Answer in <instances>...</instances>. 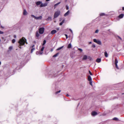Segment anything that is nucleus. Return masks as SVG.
Wrapping results in <instances>:
<instances>
[{"label": "nucleus", "instance_id": "a878e982", "mask_svg": "<svg viewBox=\"0 0 124 124\" xmlns=\"http://www.w3.org/2000/svg\"><path fill=\"white\" fill-rule=\"evenodd\" d=\"M35 50V48H32L31 51V53H32L33 51Z\"/></svg>", "mask_w": 124, "mask_h": 124}, {"label": "nucleus", "instance_id": "cd10ccee", "mask_svg": "<svg viewBox=\"0 0 124 124\" xmlns=\"http://www.w3.org/2000/svg\"><path fill=\"white\" fill-rule=\"evenodd\" d=\"M118 120V118L116 117H115L113 119V120Z\"/></svg>", "mask_w": 124, "mask_h": 124}, {"label": "nucleus", "instance_id": "bf43d9fd", "mask_svg": "<svg viewBox=\"0 0 124 124\" xmlns=\"http://www.w3.org/2000/svg\"><path fill=\"white\" fill-rule=\"evenodd\" d=\"M1 64V62L0 61V65Z\"/></svg>", "mask_w": 124, "mask_h": 124}, {"label": "nucleus", "instance_id": "4be33fe9", "mask_svg": "<svg viewBox=\"0 0 124 124\" xmlns=\"http://www.w3.org/2000/svg\"><path fill=\"white\" fill-rule=\"evenodd\" d=\"M59 54V53H56L53 56V57H56L57 56H58V55Z\"/></svg>", "mask_w": 124, "mask_h": 124}, {"label": "nucleus", "instance_id": "dca6fc26", "mask_svg": "<svg viewBox=\"0 0 124 124\" xmlns=\"http://www.w3.org/2000/svg\"><path fill=\"white\" fill-rule=\"evenodd\" d=\"M101 60V59L100 58H97L96 60V61L98 62V63H99L100 62Z\"/></svg>", "mask_w": 124, "mask_h": 124}, {"label": "nucleus", "instance_id": "9b49d317", "mask_svg": "<svg viewBox=\"0 0 124 124\" xmlns=\"http://www.w3.org/2000/svg\"><path fill=\"white\" fill-rule=\"evenodd\" d=\"M124 15L123 14H121L120 15L118 16V17L120 18H122L124 16Z\"/></svg>", "mask_w": 124, "mask_h": 124}, {"label": "nucleus", "instance_id": "4d7b16f0", "mask_svg": "<svg viewBox=\"0 0 124 124\" xmlns=\"http://www.w3.org/2000/svg\"><path fill=\"white\" fill-rule=\"evenodd\" d=\"M92 58H91V57H90V60H91V59H92Z\"/></svg>", "mask_w": 124, "mask_h": 124}, {"label": "nucleus", "instance_id": "72a5a7b5", "mask_svg": "<svg viewBox=\"0 0 124 124\" xmlns=\"http://www.w3.org/2000/svg\"><path fill=\"white\" fill-rule=\"evenodd\" d=\"M115 65H116V68L117 69H119V68H118V67L117 66V64H115Z\"/></svg>", "mask_w": 124, "mask_h": 124}, {"label": "nucleus", "instance_id": "a18cd8bd", "mask_svg": "<svg viewBox=\"0 0 124 124\" xmlns=\"http://www.w3.org/2000/svg\"><path fill=\"white\" fill-rule=\"evenodd\" d=\"M69 30L72 33H73L72 31V30L70 29H69Z\"/></svg>", "mask_w": 124, "mask_h": 124}, {"label": "nucleus", "instance_id": "39448f33", "mask_svg": "<svg viewBox=\"0 0 124 124\" xmlns=\"http://www.w3.org/2000/svg\"><path fill=\"white\" fill-rule=\"evenodd\" d=\"M47 2H46L44 3H42V2L40 6V7H45L47 5Z\"/></svg>", "mask_w": 124, "mask_h": 124}, {"label": "nucleus", "instance_id": "c85d7f7f", "mask_svg": "<svg viewBox=\"0 0 124 124\" xmlns=\"http://www.w3.org/2000/svg\"><path fill=\"white\" fill-rule=\"evenodd\" d=\"M46 41L45 40H44L43 41V43L42 44V45L43 46H44V45L45 44H46Z\"/></svg>", "mask_w": 124, "mask_h": 124}, {"label": "nucleus", "instance_id": "2eb2a0df", "mask_svg": "<svg viewBox=\"0 0 124 124\" xmlns=\"http://www.w3.org/2000/svg\"><path fill=\"white\" fill-rule=\"evenodd\" d=\"M43 52H41L40 51H37L36 52V54L37 55L39 54H41Z\"/></svg>", "mask_w": 124, "mask_h": 124}, {"label": "nucleus", "instance_id": "c9c22d12", "mask_svg": "<svg viewBox=\"0 0 124 124\" xmlns=\"http://www.w3.org/2000/svg\"><path fill=\"white\" fill-rule=\"evenodd\" d=\"M117 37H118V38L119 39H120L121 40H122V39H121V38L119 36H117Z\"/></svg>", "mask_w": 124, "mask_h": 124}, {"label": "nucleus", "instance_id": "473e14b6", "mask_svg": "<svg viewBox=\"0 0 124 124\" xmlns=\"http://www.w3.org/2000/svg\"><path fill=\"white\" fill-rule=\"evenodd\" d=\"M78 50L80 51L81 52H82L83 51L82 50L81 48H79L78 49Z\"/></svg>", "mask_w": 124, "mask_h": 124}, {"label": "nucleus", "instance_id": "a211bd4d", "mask_svg": "<svg viewBox=\"0 0 124 124\" xmlns=\"http://www.w3.org/2000/svg\"><path fill=\"white\" fill-rule=\"evenodd\" d=\"M88 80L89 81H91V80H92V79L91 78V77L90 75H89L88 76Z\"/></svg>", "mask_w": 124, "mask_h": 124}, {"label": "nucleus", "instance_id": "f03ea898", "mask_svg": "<svg viewBox=\"0 0 124 124\" xmlns=\"http://www.w3.org/2000/svg\"><path fill=\"white\" fill-rule=\"evenodd\" d=\"M60 11L59 10H58L56 12L54 15V18L57 17L60 14Z\"/></svg>", "mask_w": 124, "mask_h": 124}, {"label": "nucleus", "instance_id": "bb28decb", "mask_svg": "<svg viewBox=\"0 0 124 124\" xmlns=\"http://www.w3.org/2000/svg\"><path fill=\"white\" fill-rule=\"evenodd\" d=\"M61 90H59V91H57L55 93V94H58V93H60L61 92Z\"/></svg>", "mask_w": 124, "mask_h": 124}, {"label": "nucleus", "instance_id": "393cba45", "mask_svg": "<svg viewBox=\"0 0 124 124\" xmlns=\"http://www.w3.org/2000/svg\"><path fill=\"white\" fill-rule=\"evenodd\" d=\"M118 62V61L116 59H115V63L116 64H117Z\"/></svg>", "mask_w": 124, "mask_h": 124}, {"label": "nucleus", "instance_id": "e433bc0d", "mask_svg": "<svg viewBox=\"0 0 124 124\" xmlns=\"http://www.w3.org/2000/svg\"><path fill=\"white\" fill-rule=\"evenodd\" d=\"M89 73L90 74V75H93L92 74V73L89 70Z\"/></svg>", "mask_w": 124, "mask_h": 124}, {"label": "nucleus", "instance_id": "0eeeda50", "mask_svg": "<svg viewBox=\"0 0 124 124\" xmlns=\"http://www.w3.org/2000/svg\"><path fill=\"white\" fill-rule=\"evenodd\" d=\"M57 32V31L56 30H52L51 32V34H54L55 33Z\"/></svg>", "mask_w": 124, "mask_h": 124}, {"label": "nucleus", "instance_id": "4c0bfd02", "mask_svg": "<svg viewBox=\"0 0 124 124\" xmlns=\"http://www.w3.org/2000/svg\"><path fill=\"white\" fill-rule=\"evenodd\" d=\"M92 47H93L94 48L95 47V45L94 44H93L92 45Z\"/></svg>", "mask_w": 124, "mask_h": 124}, {"label": "nucleus", "instance_id": "f8f14e48", "mask_svg": "<svg viewBox=\"0 0 124 124\" xmlns=\"http://www.w3.org/2000/svg\"><path fill=\"white\" fill-rule=\"evenodd\" d=\"M42 18V17L41 16H39L38 17H36L35 19H36V20L41 19Z\"/></svg>", "mask_w": 124, "mask_h": 124}, {"label": "nucleus", "instance_id": "3c124183", "mask_svg": "<svg viewBox=\"0 0 124 124\" xmlns=\"http://www.w3.org/2000/svg\"><path fill=\"white\" fill-rule=\"evenodd\" d=\"M92 42H89V44H91L92 43Z\"/></svg>", "mask_w": 124, "mask_h": 124}, {"label": "nucleus", "instance_id": "37998d69", "mask_svg": "<svg viewBox=\"0 0 124 124\" xmlns=\"http://www.w3.org/2000/svg\"><path fill=\"white\" fill-rule=\"evenodd\" d=\"M3 32L2 31H0V34H3Z\"/></svg>", "mask_w": 124, "mask_h": 124}, {"label": "nucleus", "instance_id": "1a4fd4ad", "mask_svg": "<svg viewBox=\"0 0 124 124\" xmlns=\"http://www.w3.org/2000/svg\"><path fill=\"white\" fill-rule=\"evenodd\" d=\"M23 14L24 15H26L27 14V12L25 9L24 10Z\"/></svg>", "mask_w": 124, "mask_h": 124}, {"label": "nucleus", "instance_id": "9d476101", "mask_svg": "<svg viewBox=\"0 0 124 124\" xmlns=\"http://www.w3.org/2000/svg\"><path fill=\"white\" fill-rule=\"evenodd\" d=\"M70 13V11L69 10H68L67 11V12L64 15V16H66L68 15Z\"/></svg>", "mask_w": 124, "mask_h": 124}, {"label": "nucleus", "instance_id": "de8ad7c7", "mask_svg": "<svg viewBox=\"0 0 124 124\" xmlns=\"http://www.w3.org/2000/svg\"><path fill=\"white\" fill-rule=\"evenodd\" d=\"M14 38H16V35H14Z\"/></svg>", "mask_w": 124, "mask_h": 124}, {"label": "nucleus", "instance_id": "f704fd0d", "mask_svg": "<svg viewBox=\"0 0 124 124\" xmlns=\"http://www.w3.org/2000/svg\"><path fill=\"white\" fill-rule=\"evenodd\" d=\"M61 3L60 2H59L56 4H55V5H56V6L58 5L59 4H60Z\"/></svg>", "mask_w": 124, "mask_h": 124}, {"label": "nucleus", "instance_id": "c756f323", "mask_svg": "<svg viewBox=\"0 0 124 124\" xmlns=\"http://www.w3.org/2000/svg\"><path fill=\"white\" fill-rule=\"evenodd\" d=\"M105 14L104 13H101L100 14V15L101 16H103L105 15Z\"/></svg>", "mask_w": 124, "mask_h": 124}, {"label": "nucleus", "instance_id": "412c9836", "mask_svg": "<svg viewBox=\"0 0 124 124\" xmlns=\"http://www.w3.org/2000/svg\"><path fill=\"white\" fill-rule=\"evenodd\" d=\"M63 47V46H62L61 47H60L58 48L56 50L58 51V50H60Z\"/></svg>", "mask_w": 124, "mask_h": 124}, {"label": "nucleus", "instance_id": "5fc2aeb1", "mask_svg": "<svg viewBox=\"0 0 124 124\" xmlns=\"http://www.w3.org/2000/svg\"><path fill=\"white\" fill-rule=\"evenodd\" d=\"M1 28H4V27H3L2 26H1Z\"/></svg>", "mask_w": 124, "mask_h": 124}, {"label": "nucleus", "instance_id": "7c9ffc66", "mask_svg": "<svg viewBox=\"0 0 124 124\" xmlns=\"http://www.w3.org/2000/svg\"><path fill=\"white\" fill-rule=\"evenodd\" d=\"M31 17H33L35 19L36 17L34 15H31Z\"/></svg>", "mask_w": 124, "mask_h": 124}, {"label": "nucleus", "instance_id": "b1692460", "mask_svg": "<svg viewBox=\"0 0 124 124\" xmlns=\"http://www.w3.org/2000/svg\"><path fill=\"white\" fill-rule=\"evenodd\" d=\"M44 48L45 47L44 46H42L40 49V52H42L43 51Z\"/></svg>", "mask_w": 124, "mask_h": 124}, {"label": "nucleus", "instance_id": "423d86ee", "mask_svg": "<svg viewBox=\"0 0 124 124\" xmlns=\"http://www.w3.org/2000/svg\"><path fill=\"white\" fill-rule=\"evenodd\" d=\"M88 56L86 55H84L83 56L82 60H86L87 59Z\"/></svg>", "mask_w": 124, "mask_h": 124}, {"label": "nucleus", "instance_id": "052dcab7", "mask_svg": "<svg viewBox=\"0 0 124 124\" xmlns=\"http://www.w3.org/2000/svg\"><path fill=\"white\" fill-rule=\"evenodd\" d=\"M122 94H124V93H122Z\"/></svg>", "mask_w": 124, "mask_h": 124}, {"label": "nucleus", "instance_id": "5701e85b", "mask_svg": "<svg viewBox=\"0 0 124 124\" xmlns=\"http://www.w3.org/2000/svg\"><path fill=\"white\" fill-rule=\"evenodd\" d=\"M52 19V18L50 17H48L47 19L46 20L47 21L51 20Z\"/></svg>", "mask_w": 124, "mask_h": 124}, {"label": "nucleus", "instance_id": "6e6d98bb", "mask_svg": "<svg viewBox=\"0 0 124 124\" xmlns=\"http://www.w3.org/2000/svg\"><path fill=\"white\" fill-rule=\"evenodd\" d=\"M50 0H46V1H49Z\"/></svg>", "mask_w": 124, "mask_h": 124}, {"label": "nucleus", "instance_id": "6ab92c4d", "mask_svg": "<svg viewBox=\"0 0 124 124\" xmlns=\"http://www.w3.org/2000/svg\"><path fill=\"white\" fill-rule=\"evenodd\" d=\"M104 55L105 57H108V54L107 52L106 51L104 53Z\"/></svg>", "mask_w": 124, "mask_h": 124}, {"label": "nucleus", "instance_id": "f3484780", "mask_svg": "<svg viewBox=\"0 0 124 124\" xmlns=\"http://www.w3.org/2000/svg\"><path fill=\"white\" fill-rule=\"evenodd\" d=\"M71 43H70L68 45L67 48H71Z\"/></svg>", "mask_w": 124, "mask_h": 124}, {"label": "nucleus", "instance_id": "2f4dec72", "mask_svg": "<svg viewBox=\"0 0 124 124\" xmlns=\"http://www.w3.org/2000/svg\"><path fill=\"white\" fill-rule=\"evenodd\" d=\"M15 42V40L13 39L12 40V42L13 43H14Z\"/></svg>", "mask_w": 124, "mask_h": 124}, {"label": "nucleus", "instance_id": "13d9d810", "mask_svg": "<svg viewBox=\"0 0 124 124\" xmlns=\"http://www.w3.org/2000/svg\"><path fill=\"white\" fill-rule=\"evenodd\" d=\"M66 96H69V95H68V94H67V95H66Z\"/></svg>", "mask_w": 124, "mask_h": 124}, {"label": "nucleus", "instance_id": "7ed1b4c3", "mask_svg": "<svg viewBox=\"0 0 124 124\" xmlns=\"http://www.w3.org/2000/svg\"><path fill=\"white\" fill-rule=\"evenodd\" d=\"M44 30V28L43 27L40 28L39 29V32L40 34L43 33Z\"/></svg>", "mask_w": 124, "mask_h": 124}, {"label": "nucleus", "instance_id": "49530a36", "mask_svg": "<svg viewBox=\"0 0 124 124\" xmlns=\"http://www.w3.org/2000/svg\"><path fill=\"white\" fill-rule=\"evenodd\" d=\"M64 20H62V23H63L64 22Z\"/></svg>", "mask_w": 124, "mask_h": 124}, {"label": "nucleus", "instance_id": "4468645a", "mask_svg": "<svg viewBox=\"0 0 124 124\" xmlns=\"http://www.w3.org/2000/svg\"><path fill=\"white\" fill-rule=\"evenodd\" d=\"M36 36L38 38L39 36V34L38 31H37L36 32Z\"/></svg>", "mask_w": 124, "mask_h": 124}, {"label": "nucleus", "instance_id": "79ce46f5", "mask_svg": "<svg viewBox=\"0 0 124 124\" xmlns=\"http://www.w3.org/2000/svg\"><path fill=\"white\" fill-rule=\"evenodd\" d=\"M63 23H62L61 22V23H60L59 24L60 25H62Z\"/></svg>", "mask_w": 124, "mask_h": 124}, {"label": "nucleus", "instance_id": "6e6552de", "mask_svg": "<svg viewBox=\"0 0 124 124\" xmlns=\"http://www.w3.org/2000/svg\"><path fill=\"white\" fill-rule=\"evenodd\" d=\"M97 114V113L95 111H93L92 113V115L93 116L96 115Z\"/></svg>", "mask_w": 124, "mask_h": 124}, {"label": "nucleus", "instance_id": "09e8293b", "mask_svg": "<svg viewBox=\"0 0 124 124\" xmlns=\"http://www.w3.org/2000/svg\"><path fill=\"white\" fill-rule=\"evenodd\" d=\"M35 46V45H33L31 47L32 48L33 47Z\"/></svg>", "mask_w": 124, "mask_h": 124}, {"label": "nucleus", "instance_id": "864d4df0", "mask_svg": "<svg viewBox=\"0 0 124 124\" xmlns=\"http://www.w3.org/2000/svg\"><path fill=\"white\" fill-rule=\"evenodd\" d=\"M53 49H51V52L52 51H53Z\"/></svg>", "mask_w": 124, "mask_h": 124}, {"label": "nucleus", "instance_id": "603ef678", "mask_svg": "<svg viewBox=\"0 0 124 124\" xmlns=\"http://www.w3.org/2000/svg\"><path fill=\"white\" fill-rule=\"evenodd\" d=\"M122 10H124V7H123L122 8Z\"/></svg>", "mask_w": 124, "mask_h": 124}, {"label": "nucleus", "instance_id": "20e7f679", "mask_svg": "<svg viewBox=\"0 0 124 124\" xmlns=\"http://www.w3.org/2000/svg\"><path fill=\"white\" fill-rule=\"evenodd\" d=\"M93 41L95 43H97L98 44L101 45V41L99 40H97L95 39H93Z\"/></svg>", "mask_w": 124, "mask_h": 124}, {"label": "nucleus", "instance_id": "f257e3e1", "mask_svg": "<svg viewBox=\"0 0 124 124\" xmlns=\"http://www.w3.org/2000/svg\"><path fill=\"white\" fill-rule=\"evenodd\" d=\"M26 39L23 37L22 39H20L19 41V43L20 44L19 46H21V45H24L25 43H26V44H27V43L26 42ZM19 47L21 48H22V47L21 46H19Z\"/></svg>", "mask_w": 124, "mask_h": 124}, {"label": "nucleus", "instance_id": "aec40b11", "mask_svg": "<svg viewBox=\"0 0 124 124\" xmlns=\"http://www.w3.org/2000/svg\"><path fill=\"white\" fill-rule=\"evenodd\" d=\"M9 50L8 51H10L13 49V47L12 46H10L8 48Z\"/></svg>", "mask_w": 124, "mask_h": 124}, {"label": "nucleus", "instance_id": "ea45409f", "mask_svg": "<svg viewBox=\"0 0 124 124\" xmlns=\"http://www.w3.org/2000/svg\"><path fill=\"white\" fill-rule=\"evenodd\" d=\"M98 30H97L95 31V32L96 33H98Z\"/></svg>", "mask_w": 124, "mask_h": 124}, {"label": "nucleus", "instance_id": "8fccbe9b", "mask_svg": "<svg viewBox=\"0 0 124 124\" xmlns=\"http://www.w3.org/2000/svg\"><path fill=\"white\" fill-rule=\"evenodd\" d=\"M56 5H55V4L54 5V8H55L56 7Z\"/></svg>", "mask_w": 124, "mask_h": 124}, {"label": "nucleus", "instance_id": "58836bf2", "mask_svg": "<svg viewBox=\"0 0 124 124\" xmlns=\"http://www.w3.org/2000/svg\"><path fill=\"white\" fill-rule=\"evenodd\" d=\"M69 9V7L67 5L66 6V9L67 10H68Z\"/></svg>", "mask_w": 124, "mask_h": 124}, {"label": "nucleus", "instance_id": "a19ab883", "mask_svg": "<svg viewBox=\"0 0 124 124\" xmlns=\"http://www.w3.org/2000/svg\"><path fill=\"white\" fill-rule=\"evenodd\" d=\"M90 85H92V82L91 81H90Z\"/></svg>", "mask_w": 124, "mask_h": 124}, {"label": "nucleus", "instance_id": "c03bdc74", "mask_svg": "<svg viewBox=\"0 0 124 124\" xmlns=\"http://www.w3.org/2000/svg\"><path fill=\"white\" fill-rule=\"evenodd\" d=\"M65 35L66 36V39H67L68 38V37L67 35V34H65Z\"/></svg>", "mask_w": 124, "mask_h": 124}, {"label": "nucleus", "instance_id": "ddd939ff", "mask_svg": "<svg viewBox=\"0 0 124 124\" xmlns=\"http://www.w3.org/2000/svg\"><path fill=\"white\" fill-rule=\"evenodd\" d=\"M41 3L42 2L40 1H38L36 2V4L38 6L40 5L41 4Z\"/></svg>", "mask_w": 124, "mask_h": 124}]
</instances>
